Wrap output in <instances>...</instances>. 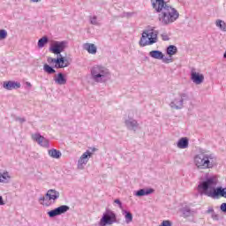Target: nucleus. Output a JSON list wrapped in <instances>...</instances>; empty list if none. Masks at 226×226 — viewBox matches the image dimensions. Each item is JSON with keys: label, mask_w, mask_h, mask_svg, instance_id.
<instances>
[{"label": "nucleus", "mask_w": 226, "mask_h": 226, "mask_svg": "<svg viewBox=\"0 0 226 226\" xmlns=\"http://www.w3.org/2000/svg\"><path fill=\"white\" fill-rule=\"evenodd\" d=\"M151 6L158 13V20L162 26H170L179 19V11L165 0H150Z\"/></svg>", "instance_id": "f257e3e1"}, {"label": "nucleus", "mask_w": 226, "mask_h": 226, "mask_svg": "<svg viewBox=\"0 0 226 226\" xmlns=\"http://www.w3.org/2000/svg\"><path fill=\"white\" fill-rule=\"evenodd\" d=\"M193 163L198 170H206L216 167V156L213 153L200 152L193 157Z\"/></svg>", "instance_id": "f03ea898"}, {"label": "nucleus", "mask_w": 226, "mask_h": 226, "mask_svg": "<svg viewBox=\"0 0 226 226\" xmlns=\"http://www.w3.org/2000/svg\"><path fill=\"white\" fill-rule=\"evenodd\" d=\"M90 72L92 79L99 84H103V82H107L110 79V71L102 65H94Z\"/></svg>", "instance_id": "7ed1b4c3"}, {"label": "nucleus", "mask_w": 226, "mask_h": 226, "mask_svg": "<svg viewBox=\"0 0 226 226\" xmlns=\"http://www.w3.org/2000/svg\"><path fill=\"white\" fill-rule=\"evenodd\" d=\"M216 185H218V178H216V177H209L205 181L200 182L198 188L203 195L213 199V197H215Z\"/></svg>", "instance_id": "20e7f679"}, {"label": "nucleus", "mask_w": 226, "mask_h": 226, "mask_svg": "<svg viewBox=\"0 0 226 226\" xmlns=\"http://www.w3.org/2000/svg\"><path fill=\"white\" fill-rule=\"evenodd\" d=\"M158 30L154 27L143 31L141 38L139 40V47H147V45H154L158 43Z\"/></svg>", "instance_id": "39448f33"}, {"label": "nucleus", "mask_w": 226, "mask_h": 226, "mask_svg": "<svg viewBox=\"0 0 226 226\" xmlns=\"http://www.w3.org/2000/svg\"><path fill=\"white\" fill-rule=\"evenodd\" d=\"M190 100V96L186 93H178L174 95L170 102V109L173 110H181L185 107V102Z\"/></svg>", "instance_id": "423d86ee"}, {"label": "nucleus", "mask_w": 226, "mask_h": 226, "mask_svg": "<svg viewBox=\"0 0 226 226\" xmlns=\"http://www.w3.org/2000/svg\"><path fill=\"white\" fill-rule=\"evenodd\" d=\"M59 192L54 189H49L44 196L39 198V202L42 206H46V207H49V206H52V204H54V202H56V200L59 199Z\"/></svg>", "instance_id": "0eeeda50"}, {"label": "nucleus", "mask_w": 226, "mask_h": 226, "mask_svg": "<svg viewBox=\"0 0 226 226\" xmlns=\"http://www.w3.org/2000/svg\"><path fill=\"white\" fill-rule=\"evenodd\" d=\"M113 223H117V215L113 211L108 210L102 215L99 226L113 225Z\"/></svg>", "instance_id": "6e6552de"}, {"label": "nucleus", "mask_w": 226, "mask_h": 226, "mask_svg": "<svg viewBox=\"0 0 226 226\" xmlns=\"http://www.w3.org/2000/svg\"><path fill=\"white\" fill-rule=\"evenodd\" d=\"M91 151L87 150L78 160L77 168L79 170H84L86 165H87V162H89V158L93 156V153L98 151L96 147L90 148Z\"/></svg>", "instance_id": "1a4fd4ad"}, {"label": "nucleus", "mask_w": 226, "mask_h": 226, "mask_svg": "<svg viewBox=\"0 0 226 226\" xmlns=\"http://www.w3.org/2000/svg\"><path fill=\"white\" fill-rule=\"evenodd\" d=\"M65 49H68V41H55L49 48V52H52V54H61V52H64Z\"/></svg>", "instance_id": "9d476101"}, {"label": "nucleus", "mask_w": 226, "mask_h": 226, "mask_svg": "<svg viewBox=\"0 0 226 226\" xmlns=\"http://www.w3.org/2000/svg\"><path fill=\"white\" fill-rule=\"evenodd\" d=\"M70 211V207L67 205H62L51 211L48 212V215L49 218H56V216H59L61 215H64V213Z\"/></svg>", "instance_id": "9b49d317"}, {"label": "nucleus", "mask_w": 226, "mask_h": 226, "mask_svg": "<svg viewBox=\"0 0 226 226\" xmlns=\"http://www.w3.org/2000/svg\"><path fill=\"white\" fill-rule=\"evenodd\" d=\"M191 80L196 84V86H200L204 82V74L199 73L192 68L191 71Z\"/></svg>", "instance_id": "f8f14e48"}, {"label": "nucleus", "mask_w": 226, "mask_h": 226, "mask_svg": "<svg viewBox=\"0 0 226 226\" xmlns=\"http://www.w3.org/2000/svg\"><path fill=\"white\" fill-rule=\"evenodd\" d=\"M32 139L40 146H42V147H49V139H45V137L41 136L40 133L33 134Z\"/></svg>", "instance_id": "ddd939ff"}, {"label": "nucleus", "mask_w": 226, "mask_h": 226, "mask_svg": "<svg viewBox=\"0 0 226 226\" xmlns=\"http://www.w3.org/2000/svg\"><path fill=\"white\" fill-rule=\"evenodd\" d=\"M20 82L18 81H4L3 84L4 89H6L7 91H13V89H20Z\"/></svg>", "instance_id": "4468645a"}, {"label": "nucleus", "mask_w": 226, "mask_h": 226, "mask_svg": "<svg viewBox=\"0 0 226 226\" xmlns=\"http://www.w3.org/2000/svg\"><path fill=\"white\" fill-rule=\"evenodd\" d=\"M124 124L128 130H132L133 132H137V128H139V123L132 117L125 119Z\"/></svg>", "instance_id": "2eb2a0df"}, {"label": "nucleus", "mask_w": 226, "mask_h": 226, "mask_svg": "<svg viewBox=\"0 0 226 226\" xmlns=\"http://www.w3.org/2000/svg\"><path fill=\"white\" fill-rule=\"evenodd\" d=\"M181 213L184 218H190V216H195L197 210L190 208V207H185L181 209Z\"/></svg>", "instance_id": "dca6fc26"}, {"label": "nucleus", "mask_w": 226, "mask_h": 226, "mask_svg": "<svg viewBox=\"0 0 226 226\" xmlns=\"http://www.w3.org/2000/svg\"><path fill=\"white\" fill-rule=\"evenodd\" d=\"M68 66H70L68 59L65 57H56V64H55V68H68Z\"/></svg>", "instance_id": "f3484780"}, {"label": "nucleus", "mask_w": 226, "mask_h": 226, "mask_svg": "<svg viewBox=\"0 0 226 226\" xmlns=\"http://www.w3.org/2000/svg\"><path fill=\"white\" fill-rule=\"evenodd\" d=\"M55 83L57 84V86H64L67 82L66 77H64V74L63 72H59L58 74L54 76Z\"/></svg>", "instance_id": "a211bd4d"}, {"label": "nucleus", "mask_w": 226, "mask_h": 226, "mask_svg": "<svg viewBox=\"0 0 226 226\" xmlns=\"http://www.w3.org/2000/svg\"><path fill=\"white\" fill-rule=\"evenodd\" d=\"M218 197H223V199H226V187H216V189L214 192L213 199H218Z\"/></svg>", "instance_id": "6ab92c4d"}, {"label": "nucleus", "mask_w": 226, "mask_h": 226, "mask_svg": "<svg viewBox=\"0 0 226 226\" xmlns=\"http://www.w3.org/2000/svg\"><path fill=\"white\" fill-rule=\"evenodd\" d=\"M83 49L87 50L88 54L94 55L96 52H98V48H96V45L94 43H84L83 44Z\"/></svg>", "instance_id": "aec40b11"}, {"label": "nucleus", "mask_w": 226, "mask_h": 226, "mask_svg": "<svg viewBox=\"0 0 226 226\" xmlns=\"http://www.w3.org/2000/svg\"><path fill=\"white\" fill-rule=\"evenodd\" d=\"M151 193H154V189L148 188V189H139L137 191L134 195L136 197H144L146 195H151Z\"/></svg>", "instance_id": "412c9836"}, {"label": "nucleus", "mask_w": 226, "mask_h": 226, "mask_svg": "<svg viewBox=\"0 0 226 226\" xmlns=\"http://www.w3.org/2000/svg\"><path fill=\"white\" fill-rule=\"evenodd\" d=\"M48 154L49 156H50V158H54L55 160H59V158L63 156V154L61 153V151L56 148L49 149L48 151Z\"/></svg>", "instance_id": "4be33fe9"}, {"label": "nucleus", "mask_w": 226, "mask_h": 226, "mask_svg": "<svg viewBox=\"0 0 226 226\" xmlns=\"http://www.w3.org/2000/svg\"><path fill=\"white\" fill-rule=\"evenodd\" d=\"M149 56L153 59H158V60L163 59V53L160 50H152L149 52Z\"/></svg>", "instance_id": "5701e85b"}, {"label": "nucleus", "mask_w": 226, "mask_h": 226, "mask_svg": "<svg viewBox=\"0 0 226 226\" xmlns=\"http://www.w3.org/2000/svg\"><path fill=\"white\" fill-rule=\"evenodd\" d=\"M188 144H189V141H188V138H181L177 146L179 149H186V147H188Z\"/></svg>", "instance_id": "b1692460"}, {"label": "nucleus", "mask_w": 226, "mask_h": 226, "mask_svg": "<svg viewBox=\"0 0 226 226\" xmlns=\"http://www.w3.org/2000/svg\"><path fill=\"white\" fill-rule=\"evenodd\" d=\"M11 179V177L10 176V173H8V171L0 173V183L8 184L10 183Z\"/></svg>", "instance_id": "393cba45"}, {"label": "nucleus", "mask_w": 226, "mask_h": 226, "mask_svg": "<svg viewBox=\"0 0 226 226\" xmlns=\"http://www.w3.org/2000/svg\"><path fill=\"white\" fill-rule=\"evenodd\" d=\"M215 26L218 27L221 31H223V33H226V23L225 21L222 19H217L215 21Z\"/></svg>", "instance_id": "a878e982"}, {"label": "nucleus", "mask_w": 226, "mask_h": 226, "mask_svg": "<svg viewBox=\"0 0 226 226\" xmlns=\"http://www.w3.org/2000/svg\"><path fill=\"white\" fill-rule=\"evenodd\" d=\"M43 71L45 72V73H48V75H52L56 73V69L49 65L48 64H45L43 65Z\"/></svg>", "instance_id": "bb28decb"}, {"label": "nucleus", "mask_w": 226, "mask_h": 226, "mask_svg": "<svg viewBox=\"0 0 226 226\" xmlns=\"http://www.w3.org/2000/svg\"><path fill=\"white\" fill-rule=\"evenodd\" d=\"M168 56H175V54H177V47L174 46V45H170L167 48L166 50Z\"/></svg>", "instance_id": "cd10ccee"}, {"label": "nucleus", "mask_w": 226, "mask_h": 226, "mask_svg": "<svg viewBox=\"0 0 226 226\" xmlns=\"http://www.w3.org/2000/svg\"><path fill=\"white\" fill-rule=\"evenodd\" d=\"M124 214L125 218V223H132L133 222V215L132 214V212L124 210Z\"/></svg>", "instance_id": "c85d7f7f"}, {"label": "nucleus", "mask_w": 226, "mask_h": 226, "mask_svg": "<svg viewBox=\"0 0 226 226\" xmlns=\"http://www.w3.org/2000/svg\"><path fill=\"white\" fill-rule=\"evenodd\" d=\"M47 43H49V37L43 36L42 38H41L38 41L39 49H43V47H45V45H47Z\"/></svg>", "instance_id": "c756f323"}, {"label": "nucleus", "mask_w": 226, "mask_h": 226, "mask_svg": "<svg viewBox=\"0 0 226 226\" xmlns=\"http://www.w3.org/2000/svg\"><path fill=\"white\" fill-rule=\"evenodd\" d=\"M89 20H90V24H92V26H100V22H98V17L90 16Z\"/></svg>", "instance_id": "7c9ffc66"}, {"label": "nucleus", "mask_w": 226, "mask_h": 226, "mask_svg": "<svg viewBox=\"0 0 226 226\" xmlns=\"http://www.w3.org/2000/svg\"><path fill=\"white\" fill-rule=\"evenodd\" d=\"M8 37V32L4 29L0 30V40H6Z\"/></svg>", "instance_id": "2f4dec72"}, {"label": "nucleus", "mask_w": 226, "mask_h": 226, "mask_svg": "<svg viewBox=\"0 0 226 226\" xmlns=\"http://www.w3.org/2000/svg\"><path fill=\"white\" fill-rule=\"evenodd\" d=\"M162 63H165L166 64H169V63H172V58L165 56V55H162V58H161Z\"/></svg>", "instance_id": "473e14b6"}, {"label": "nucleus", "mask_w": 226, "mask_h": 226, "mask_svg": "<svg viewBox=\"0 0 226 226\" xmlns=\"http://www.w3.org/2000/svg\"><path fill=\"white\" fill-rule=\"evenodd\" d=\"M161 38L163 41H169V40H170V38L169 37V34H167V33L162 34Z\"/></svg>", "instance_id": "72a5a7b5"}, {"label": "nucleus", "mask_w": 226, "mask_h": 226, "mask_svg": "<svg viewBox=\"0 0 226 226\" xmlns=\"http://www.w3.org/2000/svg\"><path fill=\"white\" fill-rule=\"evenodd\" d=\"M48 63L49 64H52V63H55L56 64H57V58L48 57Z\"/></svg>", "instance_id": "f704fd0d"}, {"label": "nucleus", "mask_w": 226, "mask_h": 226, "mask_svg": "<svg viewBox=\"0 0 226 226\" xmlns=\"http://www.w3.org/2000/svg\"><path fill=\"white\" fill-rule=\"evenodd\" d=\"M115 204H117L119 209H123V203L121 202V200L119 199H117L114 200Z\"/></svg>", "instance_id": "c9c22d12"}, {"label": "nucleus", "mask_w": 226, "mask_h": 226, "mask_svg": "<svg viewBox=\"0 0 226 226\" xmlns=\"http://www.w3.org/2000/svg\"><path fill=\"white\" fill-rule=\"evenodd\" d=\"M211 217H212V219H214L215 221L220 220V215H218V214H216L215 212L212 214Z\"/></svg>", "instance_id": "e433bc0d"}, {"label": "nucleus", "mask_w": 226, "mask_h": 226, "mask_svg": "<svg viewBox=\"0 0 226 226\" xmlns=\"http://www.w3.org/2000/svg\"><path fill=\"white\" fill-rule=\"evenodd\" d=\"M220 210L222 211V213H226V203H222L220 206Z\"/></svg>", "instance_id": "4c0bfd02"}, {"label": "nucleus", "mask_w": 226, "mask_h": 226, "mask_svg": "<svg viewBox=\"0 0 226 226\" xmlns=\"http://www.w3.org/2000/svg\"><path fill=\"white\" fill-rule=\"evenodd\" d=\"M16 121H19V123L22 124V123H26V118L16 117Z\"/></svg>", "instance_id": "58836bf2"}, {"label": "nucleus", "mask_w": 226, "mask_h": 226, "mask_svg": "<svg viewBox=\"0 0 226 226\" xmlns=\"http://www.w3.org/2000/svg\"><path fill=\"white\" fill-rule=\"evenodd\" d=\"M207 215L209 214L213 215V213H215V209L213 208V207H208V209L207 210Z\"/></svg>", "instance_id": "ea45409f"}, {"label": "nucleus", "mask_w": 226, "mask_h": 226, "mask_svg": "<svg viewBox=\"0 0 226 226\" xmlns=\"http://www.w3.org/2000/svg\"><path fill=\"white\" fill-rule=\"evenodd\" d=\"M0 206H4V200H3V196H0Z\"/></svg>", "instance_id": "a19ab883"}, {"label": "nucleus", "mask_w": 226, "mask_h": 226, "mask_svg": "<svg viewBox=\"0 0 226 226\" xmlns=\"http://www.w3.org/2000/svg\"><path fill=\"white\" fill-rule=\"evenodd\" d=\"M56 56H57V57H64V56H63V55H61V53H59V54H55Z\"/></svg>", "instance_id": "79ce46f5"}, {"label": "nucleus", "mask_w": 226, "mask_h": 226, "mask_svg": "<svg viewBox=\"0 0 226 226\" xmlns=\"http://www.w3.org/2000/svg\"><path fill=\"white\" fill-rule=\"evenodd\" d=\"M32 1V3H40V1H41V0H31Z\"/></svg>", "instance_id": "37998d69"}, {"label": "nucleus", "mask_w": 226, "mask_h": 226, "mask_svg": "<svg viewBox=\"0 0 226 226\" xmlns=\"http://www.w3.org/2000/svg\"><path fill=\"white\" fill-rule=\"evenodd\" d=\"M26 86H28V87H31V83L30 82H26Z\"/></svg>", "instance_id": "c03bdc74"}]
</instances>
